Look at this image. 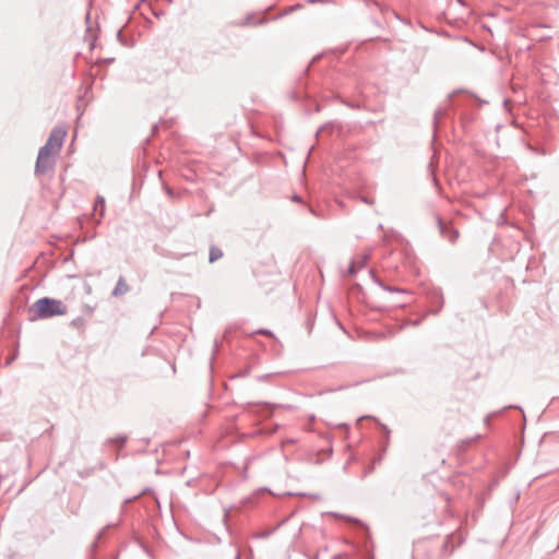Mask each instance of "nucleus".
<instances>
[{"mask_svg":"<svg viewBox=\"0 0 559 559\" xmlns=\"http://www.w3.org/2000/svg\"><path fill=\"white\" fill-rule=\"evenodd\" d=\"M29 312L34 313L32 320L48 319L56 316H64L67 313V306L61 300L43 297L34 302Z\"/></svg>","mask_w":559,"mask_h":559,"instance_id":"nucleus-1","label":"nucleus"},{"mask_svg":"<svg viewBox=\"0 0 559 559\" xmlns=\"http://www.w3.org/2000/svg\"><path fill=\"white\" fill-rule=\"evenodd\" d=\"M67 131L62 128H55L50 132V135L46 142L48 146L55 148V152H59L62 147Z\"/></svg>","mask_w":559,"mask_h":559,"instance_id":"nucleus-2","label":"nucleus"},{"mask_svg":"<svg viewBox=\"0 0 559 559\" xmlns=\"http://www.w3.org/2000/svg\"><path fill=\"white\" fill-rule=\"evenodd\" d=\"M55 166V159L53 156L47 155V154H38L36 165H35V171L36 174L43 175L47 173L48 170H51Z\"/></svg>","mask_w":559,"mask_h":559,"instance_id":"nucleus-3","label":"nucleus"},{"mask_svg":"<svg viewBox=\"0 0 559 559\" xmlns=\"http://www.w3.org/2000/svg\"><path fill=\"white\" fill-rule=\"evenodd\" d=\"M440 233L447 237L451 242H454L459 236L457 231L443 223L440 218L438 219Z\"/></svg>","mask_w":559,"mask_h":559,"instance_id":"nucleus-4","label":"nucleus"},{"mask_svg":"<svg viewBox=\"0 0 559 559\" xmlns=\"http://www.w3.org/2000/svg\"><path fill=\"white\" fill-rule=\"evenodd\" d=\"M367 259H368L367 254H364L361 257H358L357 259H354L348 266L347 273L349 275H354L357 272V270L361 269L365 265Z\"/></svg>","mask_w":559,"mask_h":559,"instance_id":"nucleus-5","label":"nucleus"},{"mask_svg":"<svg viewBox=\"0 0 559 559\" xmlns=\"http://www.w3.org/2000/svg\"><path fill=\"white\" fill-rule=\"evenodd\" d=\"M130 287L126 283L124 278L122 276L119 277L115 289L112 290L114 297H120L129 292Z\"/></svg>","mask_w":559,"mask_h":559,"instance_id":"nucleus-6","label":"nucleus"},{"mask_svg":"<svg viewBox=\"0 0 559 559\" xmlns=\"http://www.w3.org/2000/svg\"><path fill=\"white\" fill-rule=\"evenodd\" d=\"M94 210L99 212V216L104 217L106 205H105V199L102 195H98L95 200Z\"/></svg>","mask_w":559,"mask_h":559,"instance_id":"nucleus-7","label":"nucleus"},{"mask_svg":"<svg viewBox=\"0 0 559 559\" xmlns=\"http://www.w3.org/2000/svg\"><path fill=\"white\" fill-rule=\"evenodd\" d=\"M223 255V252L221 249L216 248V247H212L211 250H210V262L213 263L215 262L216 260H218L219 258H222Z\"/></svg>","mask_w":559,"mask_h":559,"instance_id":"nucleus-8","label":"nucleus"},{"mask_svg":"<svg viewBox=\"0 0 559 559\" xmlns=\"http://www.w3.org/2000/svg\"><path fill=\"white\" fill-rule=\"evenodd\" d=\"M59 152H55V148L48 146V144H45L43 147H40L38 154H47V155H50V156H55L56 154H58Z\"/></svg>","mask_w":559,"mask_h":559,"instance_id":"nucleus-9","label":"nucleus"},{"mask_svg":"<svg viewBox=\"0 0 559 559\" xmlns=\"http://www.w3.org/2000/svg\"><path fill=\"white\" fill-rule=\"evenodd\" d=\"M114 441L115 442L118 441L120 444H123L126 441V437H119V438L115 439Z\"/></svg>","mask_w":559,"mask_h":559,"instance_id":"nucleus-10","label":"nucleus"},{"mask_svg":"<svg viewBox=\"0 0 559 559\" xmlns=\"http://www.w3.org/2000/svg\"><path fill=\"white\" fill-rule=\"evenodd\" d=\"M259 333L264 334V335H272V332L269 330H261Z\"/></svg>","mask_w":559,"mask_h":559,"instance_id":"nucleus-11","label":"nucleus"},{"mask_svg":"<svg viewBox=\"0 0 559 559\" xmlns=\"http://www.w3.org/2000/svg\"><path fill=\"white\" fill-rule=\"evenodd\" d=\"M342 519H345V516H341ZM347 521H353V522H357V520H353L350 518H346Z\"/></svg>","mask_w":559,"mask_h":559,"instance_id":"nucleus-12","label":"nucleus"}]
</instances>
